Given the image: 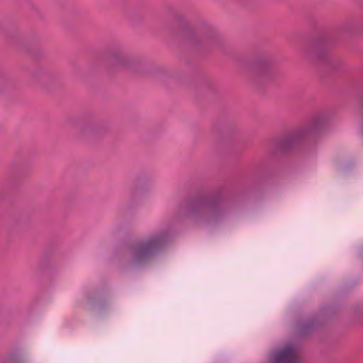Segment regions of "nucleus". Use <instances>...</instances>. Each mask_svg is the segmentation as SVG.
<instances>
[{
    "mask_svg": "<svg viewBox=\"0 0 363 363\" xmlns=\"http://www.w3.org/2000/svg\"><path fill=\"white\" fill-rule=\"evenodd\" d=\"M184 214L194 220L216 221L223 216L226 211L225 200L220 194L211 197H198L183 206Z\"/></svg>",
    "mask_w": 363,
    "mask_h": 363,
    "instance_id": "obj_1",
    "label": "nucleus"
},
{
    "mask_svg": "<svg viewBox=\"0 0 363 363\" xmlns=\"http://www.w3.org/2000/svg\"><path fill=\"white\" fill-rule=\"evenodd\" d=\"M169 240V232L164 230L135 242L131 247V264L142 265L147 262L164 248Z\"/></svg>",
    "mask_w": 363,
    "mask_h": 363,
    "instance_id": "obj_2",
    "label": "nucleus"
},
{
    "mask_svg": "<svg viewBox=\"0 0 363 363\" xmlns=\"http://www.w3.org/2000/svg\"><path fill=\"white\" fill-rule=\"evenodd\" d=\"M328 121L329 116L326 113L315 114L306 125L293 130L282 137L279 142L280 148L284 150L290 149L304 138L321 130L327 125Z\"/></svg>",
    "mask_w": 363,
    "mask_h": 363,
    "instance_id": "obj_3",
    "label": "nucleus"
},
{
    "mask_svg": "<svg viewBox=\"0 0 363 363\" xmlns=\"http://www.w3.org/2000/svg\"><path fill=\"white\" fill-rule=\"evenodd\" d=\"M332 43L325 35H318L308 45V54L317 62H324L328 58V48Z\"/></svg>",
    "mask_w": 363,
    "mask_h": 363,
    "instance_id": "obj_4",
    "label": "nucleus"
},
{
    "mask_svg": "<svg viewBox=\"0 0 363 363\" xmlns=\"http://www.w3.org/2000/svg\"><path fill=\"white\" fill-rule=\"evenodd\" d=\"M299 359V349L293 344L274 352L272 357L273 363H298Z\"/></svg>",
    "mask_w": 363,
    "mask_h": 363,
    "instance_id": "obj_5",
    "label": "nucleus"
},
{
    "mask_svg": "<svg viewBox=\"0 0 363 363\" xmlns=\"http://www.w3.org/2000/svg\"><path fill=\"white\" fill-rule=\"evenodd\" d=\"M317 323L314 320H309L298 323V329L301 335H306L316 328Z\"/></svg>",
    "mask_w": 363,
    "mask_h": 363,
    "instance_id": "obj_6",
    "label": "nucleus"
},
{
    "mask_svg": "<svg viewBox=\"0 0 363 363\" xmlns=\"http://www.w3.org/2000/svg\"><path fill=\"white\" fill-rule=\"evenodd\" d=\"M111 64L117 68H125L130 62L129 58L122 53L113 55L111 58Z\"/></svg>",
    "mask_w": 363,
    "mask_h": 363,
    "instance_id": "obj_7",
    "label": "nucleus"
},
{
    "mask_svg": "<svg viewBox=\"0 0 363 363\" xmlns=\"http://www.w3.org/2000/svg\"><path fill=\"white\" fill-rule=\"evenodd\" d=\"M256 73L259 77H266L269 74V67L268 63L259 64L256 68Z\"/></svg>",
    "mask_w": 363,
    "mask_h": 363,
    "instance_id": "obj_8",
    "label": "nucleus"
},
{
    "mask_svg": "<svg viewBox=\"0 0 363 363\" xmlns=\"http://www.w3.org/2000/svg\"><path fill=\"white\" fill-rule=\"evenodd\" d=\"M2 363H18L16 360H8V361H5Z\"/></svg>",
    "mask_w": 363,
    "mask_h": 363,
    "instance_id": "obj_9",
    "label": "nucleus"
}]
</instances>
